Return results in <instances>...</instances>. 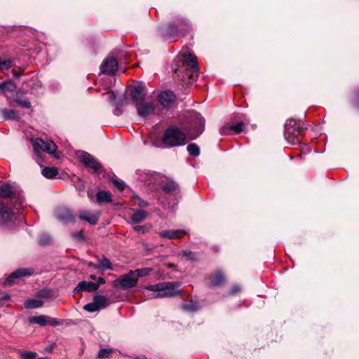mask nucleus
<instances>
[{"label":"nucleus","mask_w":359,"mask_h":359,"mask_svg":"<svg viewBox=\"0 0 359 359\" xmlns=\"http://www.w3.org/2000/svg\"><path fill=\"white\" fill-rule=\"evenodd\" d=\"M182 308L183 310H184L186 311L192 312V311H195L198 309V306L195 302L191 301L189 302L184 303L182 305Z\"/></svg>","instance_id":"obj_35"},{"label":"nucleus","mask_w":359,"mask_h":359,"mask_svg":"<svg viewBox=\"0 0 359 359\" xmlns=\"http://www.w3.org/2000/svg\"><path fill=\"white\" fill-rule=\"evenodd\" d=\"M244 122L239 121L236 123H228L220 128V134L223 135H230L231 132L238 134L243 131Z\"/></svg>","instance_id":"obj_12"},{"label":"nucleus","mask_w":359,"mask_h":359,"mask_svg":"<svg viewBox=\"0 0 359 359\" xmlns=\"http://www.w3.org/2000/svg\"><path fill=\"white\" fill-rule=\"evenodd\" d=\"M15 86L12 81H6L0 83V92L5 93L6 92H12L15 90Z\"/></svg>","instance_id":"obj_30"},{"label":"nucleus","mask_w":359,"mask_h":359,"mask_svg":"<svg viewBox=\"0 0 359 359\" xmlns=\"http://www.w3.org/2000/svg\"><path fill=\"white\" fill-rule=\"evenodd\" d=\"M93 300L98 306L99 310L106 308L111 303L110 299L104 295H96L93 297Z\"/></svg>","instance_id":"obj_22"},{"label":"nucleus","mask_w":359,"mask_h":359,"mask_svg":"<svg viewBox=\"0 0 359 359\" xmlns=\"http://www.w3.org/2000/svg\"><path fill=\"white\" fill-rule=\"evenodd\" d=\"M40 296L42 297H49V291L48 290H42L40 292Z\"/></svg>","instance_id":"obj_45"},{"label":"nucleus","mask_w":359,"mask_h":359,"mask_svg":"<svg viewBox=\"0 0 359 359\" xmlns=\"http://www.w3.org/2000/svg\"><path fill=\"white\" fill-rule=\"evenodd\" d=\"M301 129V127L295 120H287L285 128V138L290 144H295L299 143V140L298 135L300 133Z\"/></svg>","instance_id":"obj_4"},{"label":"nucleus","mask_w":359,"mask_h":359,"mask_svg":"<svg viewBox=\"0 0 359 359\" xmlns=\"http://www.w3.org/2000/svg\"><path fill=\"white\" fill-rule=\"evenodd\" d=\"M55 217L59 221L65 223L72 222L74 219L72 212L69 209L63 207L58 208L55 210Z\"/></svg>","instance_id":"obj_16"},{"label":"nucleus","mask_w":359,"mask_h":359,"mask_svg":"<svg viewBox=\"0 0 359 359\" xmlns=\"http://www.w3.org/2000/svg\"><path fill=\"white\" fill-rule=\"evenodd\" d=\"M36 353L34 351H27L20 353L21 359H35L36 358Z\"/></svg>","instance_id":"obj_36"},{"label":"nucleus","mask_w":359,"mask_h":359,"mask_svg":"<svg viewBox=\"0 0 359 359\" xmlns=\"http://www.w3.org/2000/svg\"><path fill=\"white\" fill-rule=\"evenodd\" d=\"M15 102L24 108L29 109L31 107V102L27 99L17 98Z\"/></svg>","instance_id":"obj_39"},{"label":"nucleus","mask_w":359,"mask_h":359,"mask_svg":"<svg viewBox=\"0 0 359 359\" xmlns=\"http://www.w3.org/2000/svg\"><path fill=\"white\" fill-rule=\"evenodd\" d=\"M116 98V95L113 92H109L107 93V100L109 102H113Z\"/></svg>","instance_id":"obj_44"},{"label":"nucleus","mask_w":359,"mask_h":359,"mask_svg":"<svg viewBox=\"0 0 359 359\" xmlns=\"http://www.w3.org/2000/svg\"><path fill=\"white\" fill-rule=\"evenodd\" d=\"M241 290V288L238 285H235L233 287L232 290H231V294H236L238 292H240Z\"/></svg>","instance_id":"obj_46"},{"label":"nucleus","mask_w":359,"mask_h":359,"mask_svg":"<svg viewBox=\"0 0 359 359\" xmlns=\"http://www.w3.org/2000/svg\"><path fill=\"white\" fill-rule=\"evenodd\" d=\"M182 65L186 67L188 71V74L192 80L197 77L199 72L198 65L196 61V57L191 54H184L180 59Z\"/></svg>","instance_id":"obj_5"},{"label":"nucleus","mask_w":359,"mask_h":359,"mask_svg":"<svg viewBox=\"0 0 359 359\" xmlns=\"http://www.w3.org/2000/svg\"><path fill=\"white\" fill-rule=\"evenodd\" d=\"M88 196L90 199H93V196L90 192H88Z\"/></svg>","instance_id":"obj_54"},{"label":"nucleus","mask_w":359,"mask_h":359,"mask_svg":"<svg viewBox=\"0 0 359 359\" xmlns=\"http://www.w3.org/2000/svg\"><path fill=\"white\" fill-rule=\"evenodd\" d=\"M163 189L167 193H173L177 189V185L172 181L166 182L163 184Z\"/></svg>","instance_id":"obj_31"},{"label":"nucleus","mask_w":359,"mask_h":359,"mask_svg":"<svg viewBox=\"0 0 359 359\" xmlns=\"http://www.w3.org/2000/svg\"><path fill=\"white\" fill-rule=\"evenodd\" d=\"M134 273L130 271L128 273L122 275L118 279L114 280L113 285L115 287H119L123 290H128L136 286L137 280Z\"/></svg>","instance_id":"obj_6"},{"label":"nucleus","mask_w":359,"mask_h":359,"mask_svg":"<svg viewBox=\"0 0 359 359\" xmlns=\"http://www.w3.org/2000/svg\"><path fill=\"white\" fill-rule=\"evenodd\" d=\"M12 62L10 60H2L0 58V69L1 70H7L11 67Z\"/></svg>","instance_id":"obj_38"},{"label":"nucleus","mask_w":359,"mask_h":359,"mask_svg":"<svg viewBox=\"0 0 359 359\" xmlns=\"http://www.w3.org/2000/svg\"><path fill=\"white\" fill-rule=\"evenodd\" d=\"M90 278L92 279V280H95L96 279V276L92 274V275L90 276Z\"/></svg>","instance_id":"obj_53"},{"label":"nucleus","mask_w":359,"mask_h":359,"mask_svg":"<svg viewBox=\"0 0 359 359\" xmlns=\"http://www.w3.org/2000/svg\"><path fill=\"white\" fill-rule=\"evenodd\" d=\"M112 183L120 191H123L125 188V184L123 181H118L117 180H113Z\"/></svg>","instance_id":"obj_41"},{"label":"nucleus","mask_w":359,"mask_h":359,"mask_svg":"<svg viewBox=\"0 0 359 359\" xmlns=\"http://www.w3.org/2000/svg\"><path fill=\"white\" fill-rule=\"evenodd\" d=\"M186 233L187 231L182 229H168L158 232L161 238L178 240L182 238Z\"/></svg>","instance_id":"obj_14"},{"label":"nucleus","mask_w":359,"mask_h":359,"mask_svg":"<svg viewBox=\"0 0 359 359\" xmlns=\"http://www.w3.org/2000/svg\"><path fill=\"white\" fill-rule=\"evenodd\" d=\"M184 133L176 126H171L165 130L163 135V143L167 147L181 146L185 144Z\"/></svg>","instance_id":"obj_2"},{"label":"nucleus","mask_w":359,"mask_h":359,"mask_svg":"<svg viewBox=\"0 0 359 359\" xmlns=\"http://www.w3.org/2000/svg\"><path fill=\"white\" fill-rule=\"evenodd\" d=\"M123 104V102L121 101L120 103L118 102L116 105V108L114 109V114L116 115V116H120L123 111L121 109V107L122 105Z\"/></svg>","instance_id":"obj_42"},{"label":"nucleus","mask_w":359,"mask_h":359,"mask_svg":"<svg viewBox=\"0 0 359 359\" xmlns=\"http://www.w3.org/2000/svg\"><path fill=\"white\" fill-rule=\"evenodd\" d=\"M117 69L118 62L114 57H107L100 65V71L103 74H113Z\"/></svg>","instance_id":"obj_11"},{"label":"nucleus","mask_w":359,"mask_h":359,"mask_svg":"<svg viewBox=\"0 0 359 359\" xmlns=\"http://www.w3.org/2000/svg\"><path fill=\"white\" fill-rule=\"evenodd\" d=\"M105 283H106L105 279L102 277H100V278H98L97 283H96V284H98V287H99L100 285H103Z\"/></svg>","instance_id":"obj_49"},{"label":"nucleus","mask_w":359,"mask_h":359,"mask_svg":"<svg viewBox=\"0 0 359 359\" xmlns=\"http://www.w3.org/2000/svg\"><path fill=\"white\" fill-rule=\"evenodd\" d=\"M100 216V212H90L86 210H81L79 212V218L81 220L86 221L91 225H95L97 223Z\"/></svg>","instance_id":"obj_15"},{"label":"nucleus","mask_w":359,"mask_h":359,"mask_svg":"<svg viewBox=\"0 0 359 359\" xmlns=\"http://www.w3.org/2000/svg\"><path fill=\"white\" fill-rule=\"evenodd\" d=\"M88 267H92V268H93V269H99V268H98V264H97H97H95V263H93V262H89V263L88 264Z\"/></svg>","instance_id":"obj_48"},{"label":"nucleus","mask_w":359,"mask_h":359,"mask_svg":"<svg viewBox=\"0 0 359 359\" xmlns=\"http://www.w3.org/2000/svg\"><path fill=\"white\" fill-rule=\"evenodd\" d=\"M40 243H41V244H43V245H45V244H46V243H47V242H46V241H43L42 239H41V240H40Z\"/></svg>","instance_id":"obj_55"},{"label":"nucleus","mask_w":359,"mask_h":359,"mask_svg":"<svg viewBox=\"0 0 359 359\" xmlns=\"http://www.w3.org/2000/svg\"><path fill=\"white\" fill-rule=\"evenodd\" d=\"M11 211L6 205V204L0 201V224H6L12 218Z\"/></svg>","instance_id":"obj_20"},{"label":"nucleus","mask_w":359,"mask_h":359,"mask_svg":"<svg viewBox=\"0 0 359 359\" xmlns=\"http://www.w3.org/2000/svg\"><path fill=\"white\" fill-rule=\"evenodd\" d=\"M34 270L31 268L19 269L13 271L10 276L7 278L6 281L8 284L13 282V279L18 278L24 276H29L34 273Z\"/></svg>","instance_id":"obj_18"},{"label":"nucleus","mask_w":359,"mask_h":359,"mask_svg":"<svg viewBox=\"0 0 359 359\" xmlns=\"http://www.w3.org/2000/svg\"><path fill=\"white\" fill-rule=\"evenodd\" d=\"M112 353L113 349L111 348H101L97 353V358L100 359L109 358Z\"/></svg>","instance_id":"obj_33"},{"label":"nucleus","mask_w":359,"mask_h":359,"mask_svg":"<svg viewBox=\"0 0 359 359\" xmlns=\"http://www.w3.org/2000/svg\"><path fill=\"white\" fill-rule=\"evenodd\" d=\"M151 271V268H142V269H138L132 271V272H135L134 275L137 280H138L139 277L146 276Z\"/></svg>","instance_id":"obj_32"},{"label":"nucleus","mask_w":359,"mask_h":359,"mask_svg":"<svg viewBox=\"0 0 359 359\" xmlns=\"http://www.w3.org/2000/svg\"><path fill=\"white\" fill-rule=\"evenodd\" d=\"M147 91L144 86L138 85L130 90V96L133 103L135 105L144 102Z\"/></svg>","instance_id":"obj_10"},{"label":"nucleus","mask_w":359,"mask_h":359,"mask_svg":"<svg viewBox=\"0 0 359 359\" xmlns=\"http://www.w3.org/2000/svg\"><path fill=\"white\" fill-rule=\"evenodd\" d=\"M9 299H10V295H8V294H5L0 297V299L3 300V301L8 300Z\"/></svg>","instance_id":"obj_51"},{"label":"nucleus","mask_w":359,"mask_h":359,"mask_svg":"<svg viewBox=\"0 0 359 359\" xmlns=\"http://www.w3.org/2000/svg\"><path fill=\"white\" fill-rule=\"evenodd\" d=\"M32 146L35 154H38L40 151L53 154L57 149L56 144L50 140L46 141L41 138H36L32 142Z\"/></svg>","instance_id":"obj_7"},{"label":"nucleus","mask_w":359,"mask_h":359,"mask_svg":"<svg viewBox=\"0 0 359 359\" xmlns=\"http://www.w3.org/2000/svg\"><path fill=\"white\" fill-rule=\"evenodd\" d=\"M28 321L29 324H37L40 326L50 325L56 327L60 324L57 320L44 315L29 317Z\"/></svg>","instance_id":"obj_9"},{"label":"nucleus","mask_w":359,"mask_h":359,"mask_svg":"<svg viewBox=\"0 0 359 359\" xmlns=\"http://www.w3.org/2000/svg\"><path fill=\"white\" fill-rule=\"evenodd\" d=\"M83 309L88 312H95L100 311L94 300L91 303H88L83 306Z\"/></svg>","instance_id":"obj_37"},{"label":"nucleus","mask_w":359,"mask_h":359,"mask_svg":"<svg viewBox=\"0 0 359 359\" xmlns=\"http://www.w3.org/2000/svg\"><path fill=\"white\" fill-rule=\"evenodd\" d=\"M138 205L141 207H146L148 205V203L144 201H140Z\"/></svg>","instance_id":"obj_50"},{"label":"nucleus","mask_w":359,"mask_h":359,"mask_svg":"<svg viewBox=\"0 0 359 359\" xmlns=\"http://www.w3.org/2000/svg\"><path fill=\"white\" fill-rule=\"evenodd\" d=\"M179 282H162L144 287V290L154 292L145 294L147 299L172 297L181 294Z\"/></svg>","instance_id":"obj_1"},{"label":"nucleus","mask_w":359,"mask_h":359,"mask_svg":"<svg viewBox=\"0 0 359 359\" xmlns=\"http://www.w3.org/2000/svg\"><path fill=\"white\" fill-rule=\"evenodd\" d=\"M210 285L212 286H219L223 284L225 281L224 275L220 271L215 272L210 278Z\"/></svg>","instance_id":"obj_25"},{"label":"nucleus","mask_w":359,"mask_h":359,"mask_svg":"<svg viewBox=\"0 0 359 359\" xmlns=\"http://www.w3.org/2000/svg\"><path fill=\"white\" fill-rule=\"evenodd\" d=\"M4 119L6 120H18L19 118L18 112L14 109H1L0 110Z\"/></svg>","instance_id":"obj_24"},{"label":"nucleus","mask_w":359,"mask_h":359,"mask_svg":"<svg viewBox=\"0 0 359 359\" xmlns=\"http://www.w3.org/2000/svg\"><path fill=\"white\" fill-rule=\"evenodd\" d=\"M187 149L189 154L193 156H198L200 155V148L196 144H189Z\"/></svg>","instance_id":"obj_34"},{"label":"nucleus","mask_w":359,"mask_h":359,"mask_svg":"<svg viewBox=\"0 0 359 359\" xmlns=\"http://www.w3.org/2000/svg\"><path fill=\"white\" fill-rule=\"evenodd\" d=\"M38 359H48L47 357H44V358H39Z\"/></svg>","instance_id":"obj_57"},{"label":"nucleus","mask_w":359,"mask_h":359,"mask_svg":"<svg viewBox=\"0 0 359 359\" xmlns=\"http://www.w3.org/2000/svg\"><path fill=\"white\" fill-rule=\"evenodd\" d=\"M77 189H79V191H82L84 189V186L83 184H81Z\"/></svg>","instance_id":"obj_52"},{"label":"nucleus","mask_w":359,"mask_h":359,"mask_svg":"<svg viewBox=\"0 0 359 359\" xmlns=\"http://www.w3.org/2000/svg\"><path fill=\"white\" fill-rule=\"evenodd\" d=\"M149 229H150V226H147L137 225V226H133V229L135 231H137L138 233H145L148 232Z\"/></svg>","instance_id":"obj_40"},{"label":"nucleus","mask_w":359,"mask_h":359,"mask_svg":"<svg viewBox=\"0 0 359 359\" xmlns=\"http://www.w3.org/2000/svg\"><path fill=\"white\" fill-rule=\"evenodd\" d=\"M175 99V95L170 90L161 92L158 96V102L165 107L170 106L174 102Z\"/></svg>","instance_id":"obj_17"},{"label":"nucleus","mask_w":359,"mask_h":359,"mask_svg":"<svg viewBox=\"0 0 359 359\" xmlns=\"http://www.w3.org/2000/svg\"><path fill=\"white\" fill-rule=\"evenodd\" d=\"M79 158L84 166L93 172L100 173L102 172V165L90 154L82 151L80 153Z\"/></svg>","instance_id":"obj_8"},{"label":"nucleus","mask_w":359,"mask_h":359,"mask_svg":"<svg viewBox=\"0 0 359 359\" xmlns=\"http://www.w3.org/2000/svg\"><path fill=\"white\" fill-rule=\"evenodd\" d=\"M136 359H147V358L144 357H139V358H137Z\"/></svg>","instance_id":"obj_56"},{"label":"nucleus","mask_w":359,"mask_h":359,"mask_svg":"<svg viewBox=\"0 0 359 359\" xmlns=\"http://www.w3.org/2000/svg\"><path fill=\"white\" fill-rule=\"evenodd\" d=\"M41 174L48 179H52L58 174V171L54 167H45L42 169Z\"/></svg>","instance_id":"obj_28"},{"label":"nucleus","mask_w":359,"mask_h":359,"mask_svg":"<svg viewBox=\"0 0 359 359\" xmlns=\"http://www.w3.org/2000/svg\"><path fill=\"white\" fill-rule=\"evenodd\" d=\"M99 270L104 271L107 269H113L111 261L106 257H102L97 260Z\"/></svg>","instance_id":"obj_27"},{"label":"nucleus","mask_w":359,"mask_h":359,"mask_svg":"<svg viewBox=\"0 0 359 359\" xmlns=\"http://www.w3.org/2000/svg\"><path fill=\"white\" fill-rule=\"evenodd\" d=\"M43 305V302L39 299H29L24 302V306L27 309L40 308Z\"/></svg>","instance_id":"obj_23"},{"label":"nucleus","mask_w":359,"mask_h":359,"mask_svg":"<svg viewBox=\"0 0 359 359\" xmlns=\"http://www.w3.org/2000/svg\"><path fill=\"white\" fill-rule=\"evenodd\" d=\"M13 194V188L10 184H6L0 186V197L8 198Z\"/></svg>","instance_id":"obj_29"},{"label":"nucleus","mask_w":359,"mask_h":359,"mask_svg":"<svg viewBox=\"0 0 359 359\" xmlns=\"http://www.w3.org/2000/svg\"><path fill=\"white\" fill-rule=\"evenodd\" d=\"M148 216V212L144 210H135L131 215V223L137 224L142 222Z\"/></svg>","instance_id":"obj_21"},{"label":"nucleus","mask_w":359,"mask_h":359,"mask_svg":"<svg viewBox=\"0 0 359 359\" xmlns=\"http://www.w3.org/2000/svg\"><path fill=\"white\" fill-rule=\"evenodd\" d=\"M97 203L101 204L103 203H109L111 201V194L105 191H100L96 195Z\"/></svg>","instance_id":"obj_26"},{"label":"nucleus","mask_w":359,"mask_h":359,"mask_svg":"<svg viewBox=\"0 0 359 359\" xmlns=\"http://www.w3.org/2000/svg\"><path fill=\"white\" fill-rule=\"evenodd\" d=\"M180 72V69H176L175 70V72L177 73V72Z\"/></svg>","instance_id":"obj_58"},{"label":"nucleus","mask_w":359,"mask_h":359,"mask_svg":"<svg viewBox=\"0 0 359 359\" xmlns=\"http://www.w3.org/2000/svg\"><path fill=\"white\" fill-rule=\"evenodd\" d=\"M74 237L77 239H79V240H82L83 238V233L81 231L80 232H78V233H75L74 234Z\"/></svg>","instance_id":"obj_47"},{"label":"nucleus","mask_w":359,"mask_h":359,"mask_svg":"<svg viewBox=\"0 0 359 359\" xmlns=\"http://www.w3.org/2000/svg\"><path fill=\"white\" fill-rule=\"evenodd\" d=\"M98 289V284L93 282L81 281L74 290V292L79 293L83 291L94 292Z\"/></svg>","instance_id":"obj_19"},{"label":"nucleus","mask_w":359,"mask_h":359,"mask_svg":"<svg viewBox=\"0 0 359 359\" xmlns=\"http://www.w3.org/2000/svg\"><path fill=\"white\" fill-rule=\"evenodd\" d=\"M177 25L170 22L168 26L167 34L170 38L176 39L184 36L190 29L189 21L185 18H179L177 20Z\"/></svg>","instance_id":"obj_3"},{"label":"nucleus","mask_w":359,"mask_h":359,"mask_svg":"<svg viewBox=\"0 0 359 359\" xmlns=\"http://www.w3.org/2000/svg\"><path fill=\"white\" fill-rule=\"evenodd\" d=\"M182 255L187 259L192 260L195 259V254L191 251H184Z\"/></svg>","instance_id":"obj_43"},{"label":"nucleus","mask_w":359,"mask_h":359,"mask_svg":"<svg viewBox=\"0 0 359 359\" xmlns=\"http://www.w3.org/2000/svg\"><path fill=\"white\" fill-rule=\"evenodd\" d=\"M137 114L142 117L147 118L154 113V106L151 102H142L135 105Z\"/></svg>","instance_id":"obj_13"}]
</instances>
